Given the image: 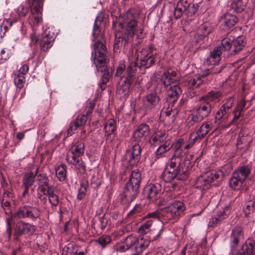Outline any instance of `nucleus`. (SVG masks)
<instances>
[{"label":"nucleus","instance_id":"nucleus-5","mask_svg":"<svg viewBox=\"0 0 255 255\" xmlns=\"http://www.w3.org/2000/svg\"><path fill=\"white\" fill-rule=\"evenodd\" d=\"M224 176V173L220 169L207 171L197 179V188L201 190H207L211 187L212 183L221 181Z\"/></svg>","mask_w":255,"mask_h":255},{"label":"nucleus","instance_id":"nucleus-47","mask_svg":"<svg viewBox=\"0 0 255 255\" xmlns=\"http://www.w3.org/2000/svg\"><path fill=\"white\" fill-rule=\"evenodd\" d=\"M88 186L87 181H83L81 183L80 188L79 189L77 195V199L78 200H81L85 197Z\"/></svg>","mask_w":255,"mask_h":255},{"label":"nucleus","instance_id":"nucleus-2","mask_svg":"<svg viewBox=\"0 0 255 255\" xmlns=\"http://www.w3.org/2000/svg\"><path fill=\"white\" fill-rule=\"evenodd\" d=\"M222 95L219 90H212L205 96L200 98L202 102L198 104L191 111L187 117L186 123L188 128L200 123L208 117L212 109V102H216Z\"/></svg>","mask_w":255,"mask_h":255},{"label":"nucleus","instance_id":"nucleus-42","mask_svg":"<svg viewBox=\"0 0 255 255\" xmlns=\"http://www.w3.org/2000/svg\"><path fill=\"white\" fill-rule=\"evenodd\" d=\"M67 166L64 163H61L56 168V174L58 180L63 181L66 176Z\"/></svg>","mask_w":255,"mask_h":255},{"label":"nucleus","instance_id":"nucleus-43","mask_svg":"<svg viewBox=\"0 0 255 255\" xmlns=\"http://www.w3.org/2000/svg\"><path fill=\"white\" fill-rule=\"evenodd\" d=\"M142 208L140 205H136L131 210L127 216L128 219H134L138 216H140L141 214Z\"/></svg>","mask_w":255,"mask_h":255},{"label":"nucleus","instance_id":"nucleus-49","mask_svg":"<svg viewBox=\"0 0 255 255\" xmlns=\"http://www.w3.org/2000/svg\"><path fill=\"white\" fill-rule=\"evenodd\" d=\"M137 240L138 238H136L135 236H134L132 235H130L128 236L125 240V243L127 245L128 247L127 249H130L133 247H134L135 248Z\"/></svg>","mask_w":255,"mask_h":255},{"label":"nucleus","instance_id":"nucleus-45","mask_svg":"<svg viewBox=\"0 0 255 255\" xmlns=\"http://www.w3.org/2000/svg\"><path fill=\"white\" fill-rule=\"evenodd\" d=\"M201 140L195 134V132H192L186 142L185 145L184 146V149L188 150L191 148L196 142H200Z\"/></svg>","mask_w":255,"mask_h":255},{"label":"nucleus","instance_id":"nucleus-8","mask_svg":"<svg viewBox=\"0 0 255 255\" xmlns=\"http://www.w3.org/2000/svg\"><path fill=\"white\" fill-rule=\"evenodd\" d=\"M41 211L39 208L36 206L24 205L18 208L14 212L13 217L16 219H30L35 221L39 219Z\"/></svg>","mask_w":255,"mask_h":255},{"label":"nucleus","instance_id":"nucleus-46","mask_svg":"<svg viewBox=\"0 0 255 255\" xmlns=\"http://www.w3.org/2000/svg\"><path fill=\"white\" fill-rule=\"evenodd\" d=\"M153 223L152 220H149L142 224L139 229H138V233L140 235H145L149 232L150 228L151 227Z\"/></svg>","mask_w":255,"mask_h":255},{"label":"nucleus","instance_id":"nucleus-38","mask_svg":"<svg viewBox=\"0 0 255 255\" xmlns=\"http://www.w3.org/2000/svg\"><path fill=\"white\" fill-rule=\"evenodd\" d=\"M198 252V246L191 242L188 245L185 246L181 250V255H197Z\"/></svg>","mask_w":255,"mask_h":255},{"label":"nucleus","instance_id":"nucleus-12","mask_svg":"<svg viewBox=\"0 0 255 255\" xmlns=\"http://www.w3.org/2000/svg\"><path fill=\"white\" fill-rule=\"evenodd\" d=\"M152 50L151 45L142 48L136 58L140 59L141 66L148 68L155 64L156 55L152 53Z\"/></svg>","mask_w":255,"mask_h":255},{"label":"nucleus","instance_id":"nucleus-35","mask_svg":"<svg viewBox=\"0 0 255 255\" xmlns=\"http://www.w3.org/2000/svg\"><path fill=\"white\" fill-rule=\"evenodd\" d=\"M38 168L37 167L35 173L30 171L25 173L22 179V186L30 187L35 182V177L37 175Z\"/></svg>","mask_w":255,"mask_h":255},{"label":"nucleus","instance_id":"nucleus-3","mask_svg":"<svg viewBox=\"0 0 255 255\" xmlns=\"http://www.w3.org/2000/svg\"><path fill=\"white\" fill-rule=\"evenodd\" d=\"M150 131V128L147 124H141L133 131L132 137L137 143H135L132 146L131 151L129 150L127 151V155L129 157V164L136 165L139 162L141 158V148L138 142L147 136Z\"/></svg>","mask_w":255,"mask_h":255},{"label":"nucleus","instance_id":"nucleus-63","mask_svg":"<svg viewBox=\"0 0 255 255\" xmlns=\"http://www.w3.org/2000/svg\"><path fill=\"white\" fill-rule=\"evenodd\" d=\"M35 205L37 206H40L44 210L48 211L49 208L48 207L47 199L46 200H42V201H37L35 202Z\"/></svg>","mask_w":255,"mask_h":255},{"label":"nucleus","instance_id":"nucleus-15","mask_svg":"<svg viewBox=\"0 0 255 255\" xmlns=\"http://www.w3.org/2000/svg\"><path fill=\"white\" fill-rule=\"evenodd\" d=\"M234 104L233 98L228 99L226 102L221 106L215 116L216 121H226L231 114V108Z\"/></svg>","mask_w":255,"mask_h":255},{"label":"nucleus","instance_id":"nucleus-56","mask_svg":"<svg viewBox=\"0 0 255 255\" xmlns=\"http://www.w3.org/2000/svg\"><path fill=\"white\" fill-rule=\"evenodd\" d=\"M163 210L161 211V212H160L158 211H156L154 212L148 213L144 217L145 219L147 218H152L154 219H157L160 218V216H163L164 217V216H163L162 215Z\"/></svg>","mask_w":255,"mask_h":255},{"label":"nucleus","instance_id":"nucleus-17","mask_svg":"<svg viewBox=\"0 0 255 255\" xmlns=\"http://www.w3.org/2000/svg\"><path fill=\"white\" fill-rule=\"evenodd\" d=\"M55 34L51 32L50 27L46 28L42 33L40 41V47L41 51H47L50 48L54 41Z\"/></svg>","mask_w":255,"mask_h":255},{"label":"nucleus","instance_id":"nucleus-58","mask_svg":"<svg viewBox=\"0 0 255 255\" xmlns=\"http://www.w3.org/2000/svg\"><path fill=\"white\" fill-rule=\"evenodd\" d=\"M7 228L5 232V235L7 236V239L9 240L11 238L12 227L11 225V220L9 218L6 219Z\"/></svg>","mask_w":255,"mask_h":255},{"label":"nucleus","instance_id":"nucleus-18","mask_svg":"<svg viewBox=\"0 0 255 255\" xmlns=\"http://www.w3.org/2000/svg\"><path fill=\"white\" fill-rule=\"evenodd\" d=\"M136 71V64L135 62H131L127 68L126 71L127 75L122 84L125 95L129 91L130 86L134 80Z\"/></svg>","mask_w":255,"mask_h":255},{"label":"nucleus","instance_id":"nucleus-64","mask_svg":"<svg viewBox=\"0 0 255 255\" xmlns=\"http://www.w3.org/2000/svg\"><path fill=\"white\" fill-rule=\"evenodd\" d=\"M95 107V104L92 102L89 103L88 107H87L83 114H85L88 118V115L92 113V111Z\"/></svg>","mask_w":255,"mask_h":255},{"label":"nucleus","instance_id":"nucleus-31","mask_svg":"<svg viewBox=\"0 0 255 255\" xmlns=\"http://www.w3.org/2000/svg\"><path fill=\"white\" fill-rule=\"evenodd\" d=\"M166 167L168 168L169 169H172L173 170L178 171V169L183 170L185 171L186 173H187V169L188 166H183V163H182V161L179 158H176L172 156L170 159L169 162L167 164Z\"/></svg>","mask_w":255,"mask_h":255},{"label":"nucleus","instance_id":"nucleus-9","mask_svg":"<svg viewBox=\"0 0 255 255\" xmlns=\"http://www.w3.org/2000/svg\"><path fill=\"white\" fill-rule=\"evenodd\" d=\"M157 91L155 85H152L148 93L143 97L142 108L146 114L151 112L152 110L158 105L160 98Z\"/></svg>","mask_w":255,"mask_h":255},{"label":"nucleus","instance_id":"nucleus-27","mask_svg":"<svg viewBox=\"0 0 255 255\" xmlns=\"http://www.w3.org/2000/svg\"><path fill=\"white\" fill-rule=\"evenodd\" d=\"M246 45L245 37L244 36H239L233 42L232 50L230 54L235 55L243 50Z\"/></svg>","mask_w":255,"mask_h":255},{"label":"nucleus","instance_id":"nucleus-21","mask_svg":"<svg viewBox=\"0 0 255 255\" xmlns=\"http://www.w3.org/2000/svg\"><path fill=\"white\" fill-rule=\"evenodd\" d=\"M172 143L171 137L167 131H157L154 132L151 136L149 143L151 145L155 144H167Z\"/></svg>","mask_w":255,"mask_h":255},{"label":"nucleus","instance_id":"nucleus-13","mask_svg":"<svg viewBox=\"0 0 255 255\" xmlns=\"http://www.w3.org/2000/svg\"><path fill=\"white\" fill-rule=\"evenodd\" d=\"M161 190V183L159 182L155 181L147 184L144 188L143 194L150 201L155 202L159 198Z\"/></svg>","mask_w":255,"mask_h":255},{"label":"nucleus","instance_id":"nucleus-4","mask_svg":"<svg viewBox=\"0 0 255 255\" xmlns=\"http://www.w3.org/2000/svg\"><path fill=\"white\" fill-rule=\"evenodd\" d=\"M141 178V173L138 169L131 172L124 191L121 195V200L123 204H127L128 206L135 199L139 191Z\"/></svg>","mask_w":255,"mask_h":255},{"label":"nucleus","instance_id":"nucleus-34","mask_svg":"<svg viewBox=\"0 0 255 255\" xmlns=\"http://www.w3.org/2000/svg\"><path fill=\"white\" fill-rule=\"evenodd\" d=\"M212 128V125L211 123L205 122L195 132V134L201 140L208 133Z\"/></svg>","mask_w":255,"mask_h":255},{"label":"nucleus","instance_id":"nucleus-28","mask_svg":"<svg viewBox=\"0 0 255 255\" xmlns=\"http://www.w3.org/2000/svg\"><path fill=\"white\" fill-rule=\"evenodd\" d=\"M182 93L180 87L177 85L174 84L167 89V96L169 98L170 103L173 104L179 98Z\"/></svg>","mask_w":255,"mask_h":255},{"label":"nucleus","instance_id":"nucleus-6","mask_svg":"<svg viewBox=\"0 0 255 255\" xmlns=\"http://www.w3.org/2000/svg\"><path fill=\"white\" fill-rule=\"evenodd\" d=\"M92 57L97 70L103 72L106 69V60L107 59V48L101 41H96L94 45Z\"/></svg>","mask_w":255,"mask_h":255},{"label":"nucleus","instance_id":"nucleus-11","mask_svg":"<svg viewBox=\"0 0 255 255\" xmlns=\"http://www.w3.org/2000/svg\"><path fill=\"white\" fill-rule=\"evenodd\" d=\"M186 209L183 202L175 201L163 210L162 215L167 220L178 219Z\"/></svg>","mask_w":255,"mask_h":255},{"label":"nucleus","instance_id":"nucleus-51","mask_svg":"<svg viewBox=\"0 0 255 255\" xmlns=\"http://www.w3.org/2000/svg\"><path fill=\"white\" fill-rule=\"evenodd\" d=\"M37 181L38 185L48 186L49 184V180L46 174L40 173L37 175Z\"/></svg>","mask_w":255,"mask_h":255},{"label":"nucleus","instance_id":"nucleus-22","mask_svg":"<svg viewBox=\"0 0 255 255\" xmlns=\"http://www.w3.org/2000/svg\"><path fill=\"white\" fill-rule=\"evenodd\" d=\"M237 17L228 13H225L219 19L221 27L223 30H227L234 26L238 22Z\"/></svg>","mask_w":255,"mask_h":255},{"label":"nucleus","instance_id":"nucleus-1","mask_svg":"<svg viewBox=\"0 0 255 255\" xmlns=\"http://www.w3.org/2000/svg\"><path fill=\"white\" fill-rule=\"evenodd\" d=\"M123 21L126 24V30L124 33L118 31L115 34V40L114 45L115 52L122 47L130 43L135 35L138 38H142V30L139 28L137 19L138 15L134 9L130 8L122 15Z\"/></svg>","mask_w":255,"mask_h":255},{"label":"nucleus","instance_id":"nucleus-19","mask_svg":"<svg viewBox=\"0 0 255 255\" xmlns=\"http://www.w3.org/2000/svg\"><path fill=\"white\" fill-rule=\"evenodd\" d=\"M230 212L231 208L228 206L219 211L216 215L210 220L208 223L209 227L215 228L220 225L228 218Z\"/></svg>","mask_w":255,"mask_h":255},{"label":"nucleus","instance_id":"nucleus-36","mask_svg":"<svg viewBox=\"0 0 255 255\" xmlns=\"http://www.w3.org/2000/svg\"><path fill=\"white\" fill-rule=\"evenodd\" d=\"M85 150V146L84 142L82 140H77L73 142L70 151L76 155L82 156L84 153Z\"/></svg>","mask_w":255,"mask_h":255},{"label":"nucleus","instance_id":"nucleus-62","mask_svg":"<svg viewBox=\"0 0 255 255\" xmlns=\"http://www.w3.org/2000/svg\"><path fill=\"white\" fill-rule=\"evenodd\" d=\"M254 208L252 203H248L245 205L243 211L245 216L247 217L251 212H253Z\"/></svg>","mask_w":255,"mask_h":255},{"label":"nucleus","instance_id":"nucleus-20","mask_svg":"<svg viewBox=\"0 0 255 255\" xmlns=\"http://www.w3.org/2000/svg\"><path fill=\"white\" fill-rule=\"evenodd\" d=\"M244 238L242 228L238 226L235 227L232 230L230 236V246L233 253H234V250H236L239 243L242 241Z\"/></svg>","mask_w":255,"mask_h":255},{"label":"nucleus","instance_id":"nucleus-48","mask_svg":"<svg viewBox=\"0 0 255 255\" xmlns=\"http://www.w3.org/2000/svg\"><path fill=\"white\" fill-rule=\"evenodd\" d=\"M96 242L98 243L102 248H105L111 243L112 239L109 235H103L99 238Z\"/></svg>","mask_w":255,"mask_h":255},{"label":"nucleus","instance_id":"nucleus-33","mask_svg":"<svg viewBox=\"0 0 255 255\" xmlns=\"http://www.w3.org/2000/svg\"><path fill=\"white\" fill-rule=\"evenodd\" d=\"M245 182L240 176H237L233 172L229 180V184L230 187L233 190H239L242 187Z\"/></svg>","mask_w":255,"mask_h":255},{"label":"nucleus","instance_id":"nucleus-59","mask_svg":"<svg viewBox=\"0 0 255 255\" xmlns=\"http://www.w3.org/2000/svg\"><path fill=\"white\" fill-rule=\"evenodd\" d=\"M75 165L76 166V168L78 170V173L81 175H83L86 173V166L82 161L81 162L79 161V162Z\"/></svg>","mask_w":255,"mask_h":255},{"label":"nucleus","instance_id":"nucleus-37","mask_svg":"<svg viewBox=\"0 0 255 255\" xmlns=\"http://www.w3.org/2000/svg\"><path fill=\"white\" fill-rule=\"evenodd\" d=\"M150 243V240L147 237H139L138 238L136 246H135V251L141 254L146 249Z\"/></svg>","mask_w":255,"mask_h":255},{"label":"nucleus","instance_id":"nucleus-52","mask_svg":"<svg viewBox=\"0 0 255 255\" xmlns=\"http://www.w3.org/2000/svg\"><path fill=\"white\" fill-rule=\"evenodd\" d=\"M204 79H202L199 76H197L191 79L189 81V85L191 88H196L199 87L203 83Z\"/></svg>","mask_w":255,"mask_h":255},{"label":"nucleus","instance_id":"nucleus-25","mask_svg":"<svg viewBox=\"0 0 255 255\" xmlns=\"http://www.w3.org/2000/svg\"><path fill=\"white\" fill-rule=\"evenodd\" d=\"M176 72L172 70H168L162 74L160 81L165 88L167 89L168 87L172 86L176 81Z\"/></svg>","mask_w":255,"mask_h":255},{"label":"nucleus","instance_id":"nucleus-39","mask_svg":"<svg viewBox=\"0 0 255 255\" xmlns=\"http://www.w3.org/2000/svg\"><path fill=\"white\" fill-rule=\"evenodd\" d=\"M117 129L115 121L113 119H109L104 124L105 136L108 138Z\"/></svg>","mask_w":255,"mask_h":255},{"label":"nucleus","instance_id":"nucleus-7","mask_svg":"<svg viewBox=\"0 0 255 255\" xmlns=\"http://www.w3.org/2000/svg\"><path fill=\"white\" fill-rule=\"evenodd\" d=\"M201 2L194 3L192 0H179L174 9V17L180 18L183 15L187 17L193 16L198 9Z\"/></svg>","mask_w":255,"mask_h":255},{"label":"nucleus","instance_id":"nucleus-41","mask_svg":"<svg viewBox=\"0 0 255 255\" xmlns=\"http://www.w3.org/2000/svg\"><path fill=\"white\" fill-rule=\"evenodd\" d=\"M233 41L234 37L231 35L228 36L222 40L221 45L218 47H221V50L223 52L230 50V53H231Z\"/></svg>","mask_w":255,"mask_h":255},{"label":"nucleus","instance_id":"nucleus-10","mask_svg":"<svg viewBox=\"0 0 255 255\" xmlns=\"http://www.w3.org/2000/svg\"><path fill=\"white\" fill-rule=\"evenodd\" d=\"M45 0H26V3L31 13V19L34 25H38L42 22V11Z\"/></svg>","mask_w":255,"mask_h":255},{"label":"nucleus","instance_id":"nucleus-44","mask_svg":"<svg viewBox=\"0 0 255 255\" xmlns=\"http://www.w3.org/2000/svg\"><path fill=\"white\" fill-rule=\"evenodd\" d=\"M14 82L17 88L21 89L25 82V76L15 73L14 74Z\"/></svg>","mask_w":255,"mask_h":255},{"label":"nucleus","instance_id":"nucleus-57","mask_svg":"<svg viewBox=\"0 0 255 255\" xmlns=\"http://www.w3.org/2000/svg\"><path fill=\"white\" fill-rule=\"evenodd\" d=\"M99 221L100 223V227L102 230H103L107 227L110 220L108 217L106 216V215H104L103 216L100 217Z\"/></svg>","mask_w":255,"mask_h":255},{"label":"nucleus","instance_id":"nucleus-24","mask_svg":"<svg viewBox=\"0 0 255 255\" xmlns=\"http://www.w3.org/2000/svg\"><path fill=\"white\" fill-rule=\"evenodd\" d=\"M223 51L221 50V47H215L210 52L209 56L206 59L205 62L208 65H216L219 64L221 60V55Z\"/></svg>","mask_w":255,"mask_h":255},{"label":"nucleus","instance_id":"nucleus-32","mask_svg":"<svg viewBox=\"0 0 255 255\" xmlns=\"http://www.w3.org/2000/svg\"><path fill=\"white\" fill-rule=\"evenodd\" d=\"M252 168L250 166L242 165L239 166L234 173L245 181L249 177Z\"/></svg>","mask_w":255,"mask_h":255},{"label":"nucleus","instance_id":"nucleus-23","mask_svg":"<svg viewBox=\"0 0 255 255\" xmlns=\"http://www.w3.org/2000/svg\"><path fill=\"white\" fill-rule=\"evenodd\" d=\"M88 118L85 114L78 115L76 119L70 123L67 130L68 135H72L75 133L78 128L84 126Z\"/></svg>","mask_w":255,"mask_h":255},{"label":"nucleus","instance_id":"nucleus-50","mask_svg":"<svg viewBox=\"0 0 255 255\" xmlns=\"http://www.w3.org/2000/svg\"><path fill=\"white\" fill-rule=\"evenodd\" d=\"M80 156H81L76 155L72 153L71 151H70L66 156V160L71 164L77 165L80 161Z\"/></svg>","mask_w":255,"mask_h":255},{"label":"nucleus","instance_id":"nucleus-14","mask_svg":"<svg viewBox=\"0 0 255 255\" xmlns=\"http://www.w3.org/2000/svg\"><path fill=\"white\" fill-rule=\"evenodd\" d=\"M35 231V226L29 223L20 220L16 225L14 239L15 240H19V238L23 235H31Z\"/></svg>","mask_w":255,"mask_h":255},{"label":"nucleus","instance_id":"nucleus-40","mask_svg":"<svg viewBox=\"0 0 255 255\" xmlns=\"http://www.w3.org/2000/svg\"><path fill=\"white\" fill-rule=\"evenodd\" d=\"M248 0H232L230 6L235 12L239 13L245 9Z\"/></svg>","mask_w":255,"mask_h":255},{"label":"nucleus","instance_id":"nucleus-60","mask_svg":"<svg viewBox=\"0 0 255 255\" xmlns=\"http://www.w3.org/2000/svg\"><path fill=\"white\" fill-rule=\"evenodd\" d=\"M16 21V20H12L10 18L7 19L3 21L1 27H3L5 31H6L9 27L12 26L13 22H15Z\"/></svg>","mask_w":255,"mask_h":255},{"label":"nucleus","instance_id":"nucleus-26","mask_svg":"<svg viewBox=\"0 0 255 255\" xmlns=\"http://www.w3.org/2000/svg\"><path fill=\"white\" fill-rule=\"evenodd\" d=\"M173 143H163L157 149L153 154L155 160L169 156V152L172 149Z\"/></svg>","mask_w":255,"mask_h":255},{"label":"nucleus","instance_id":"nucleus-55","mask_svg":"<svg viewBox=\"0 0 255 255\" xmlns=\"http://www.w3.org/2000/svg\"><path fill=\"white\" fill-rule=\"evenodd\" d=\"M49 202L51 204L52 209H54L58 206L59 203V199L58 196L56 194L54 195L48 196Z\"/></svg>","mask_w":255,"mask_h":255},{"label":"nucleus","instance_id":"nucleus-29","mask_svg":"<svg viewBox=\"0 0 255 255\" xmlns=\"http://www.w3.org/2000/svg\"><path fill=\"white\" fill-rule=\"evenodd\" d=\"M212 31V28L208 23L200 25L196 34V41L199 42L207 37Z\"/></svg>","mask_w":255,"mask_h":255},{"label":"nucleus","instance_id":"nucleus-30","mask_svg":"<svg viewBox=\"0 0 255 255\" xmlns=\"http://www.w3.org/2000/svg\"><path fill=\"white\" fill-rule=\"evenodd\" d=\"M183 144L184 139L183 138H179L174 144L173 143L172 146L174 151L172 156L176 158H179V159H180L181 161L186 153L183 149Z\"/></svg>","mask_w":255,"mask_h":255},{"label":"nucleus","instance_id":"nucleus-53","mask_svg":"<svg viewBox=\"0 0 255 255\" xmlns=\"http://www.w3.org/2000/svg\"><path fill=\"white\" fill-rule=\"evenodd\" d=\"M98 18L99 17L97 16L95 20V23L93 26L92 36L94 39L97 38L101 34V29L100 27V25L98 24Z\"/></svg>","mask_w":255,"mask_h":255},{"label":"nucleus","instance_id":"nucleus-16","mask_svg":"<svg viewBox=\"0 0 255 255\" xmlns=\"http://www.w3.org/2000/svg\"><path fill=\"white\" fill-rule=\"evenodd\" d=\"M188 176V173H186L185 171L183 170L178 169V171L169 169L166 167L162 172V177L165 182H170L173 179H177L178 180H184Z\"/></svg>","mask_w":255,"mask_h":255},{"label":"nucleus","instance_id":"nucleus-54","mask_svg":"<svg viewBox=\"0 0 255 255\" xmlns=\"http://www.w3.org/2000/svg\"><path fill=\"white\" fill-rule=\"evenodd\" d=\"M28 7L27 4V7H25L23 4H20L15 9L16 12L20 17L25 16L28 12Z\"/></svg>","mask_w":255,"mask_h":255},{"label":"nucleus","instance_id":"nucleus-61","mask_svg":"<svg viewBox=\"0 0 255 255\" xmlns=\"http://www.w3.org/2000/svg\"><path fill=\"white\" fill-rule=\"evenodd\" d=\"M29 70V67L26 64H23L22 66L20 68L19 70L17 71L16 73L22 75L24 76H25V75L27 74Z\"/></svg>","mask_w":255,"mask_h":255}]
</instances>
